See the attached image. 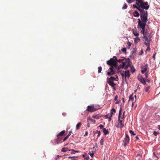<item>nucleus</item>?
Wrapping results in <instances>:
<instances>
[{
	"instance_id": "nucleus-34",
	"label": "nucleus",
	"mask_w": 160,
	"mask_h": 160,
	"mask_svg": "<svg viewBox=\"0 0 160 160\" xmlns=\"http://www.w3.org/2000/svg\"><path fill=\"white\" fill-rule=\"evenodd\" d=\"M159 134V132H157L155 131H154L153 132V134L155 136H157V134Z\"/></svg>"
},
{
	"instance_id": "nucleus-2",
	"label": "nucleus",
	"mask_w": 160,
	"mask_h": 160,
	"mask_svg": "<svg viewBox=\"0 0 160 160\" xmlns=\"http://www.w3.org/2000/svg\"><path fill=\"white\" fill-rule=\"evenodd\" d=\"M140 18L142 20L140 19H138V23L139 21L142 23L146 24V22L148 21V12L146 10L141 9L139 11Z\"/></svg>"
},
{
	"instance_id": "nucleus-41",
	"label": "nucleus",
	"mask_w": 160,
	"mask_h": 160,
	"mask_svg": "<svg viewBox=\"0 0 160 160\" xmlns=\"http://www.w3.org/2000/svg\"><path fill=\"white\" fill-rule=\"evenodd\" d=\"M150 46H148L147 47V48L146 49V51H149L150 50Z\"/></svg>"
},
{
	"instance_id": "nucleus-23",
	"label": "nucleus",
	"mask_w": 160,
	"mask_h": 160,
	"mask_svg": "<svg viewBox=\"0 0 160 160\" xmlns=\"http://www.w3.org/2000/svg\"><path fill=\"white\" fill-rule=\"evenodd\" d=\"M133 7L134 8H136L137 9H138V10L139 11L141 9H140L139 7V6H138V5H133Z\"/></svg>"
},
{
	"instance_id": "nucleus-16",
	"label": "nucleus",
	"mask_w": 160,
	"mask_h": 160,
	"mask_svg": "<svg viewBox=\"0 0 160 160\" xmlns=\"http://www.w3.org/2000/svg\"><path fill=\"white\" fill-rule=\"evenodd\" d=\"M133 15L134 17H138L140 16V14L137 11H135L133 13Z\"/></svg>"
},
{
	"instance_id": "nucleus-57",
	"label": "nucleus",
	"mask_w": 160,
	"mask_h": 160,
	"mask_svg": "<svg viewBox=\"0 0 160 160\" xmlns=\"http://www.w3.org/2000/svg\"><path fill=\"white\" fill-rule=\"evenodd\" d=\"M157 128L158 129L160 130V125H158Z\"/></svg>"
},
{
	"instance_id": "nucleus-26",
	"label": "nucleus",
	"mask_w": 160,
	"mask_h": 160,
	"mask_svg": "<svg viewBox=\"0 0 160 160\" xmlns=\"http://www.w3.org/2000/svg\"><path fill=\"white\" fill-rule=\"evenodd\" d=\"M94 133L95 134L97 133V134H98V137H99L100 136V132L99 131H96L95 132H94Z\"/></svg>"
},
{
	"instance_id": "nucleus-3",
	"label": "nucleus",
	"mask_w": 160,
	"mask_h": 160,
	"mask_svg": "<svg viewBox=\"0 0 160 160\" xmlns=\"http://www.w3.org/2000/svg\"><path fill=\"white\" fill-rule=\"evenodd\" d=\"M148 2H144L142 0H136V4L139 6L140 9L148 10L149 8Z\"/></svg>"
},
{
	"instance_id": "nucleus-63",
	"label": "nucleus",
	"mask_w": 160,
	"mask_h": 160,
	"mask_svg": "<svg viewBox=\"0 0 160 160\" xmlns=\"http://www.w3.org/2000/svg\"><path fill=\"white\" fill-rule=\"evenodd\" d=\"M118 103H119V102H116L115 103V104H118Z\"/></svg>"
},
{
	"instance_id": "nucleus-58",
	"label": "nucleus",
	"mask_w": 160,
	"mask_h": 160,
	"mask_svg": "<svg viewBox=\"0 0 160 160\" xmlns=\"http://www.w3.org/2000/svg\"><path fill=\"white\" fill-rule=\"evenodd\" d=\"M111 117H112V114H113V112H112V111H111Z\"/></svg>"
},
{
	"instance_id": "nucleus-46",
	"label": "nucleus",
	"mask_w": 160,
	"mask_h": 160,
	"mask_svg": "<svg viewBox=\"0 0 160 160\" xmlns=\"http://www.w3.org/2000/svg\"><path fill=\"white\" fill-rule=\"evenodd\" d=\"M118 98V96L117 95H116L115 96V97H114V100L115 101H116L117 98Z\"/></svg>"
},
{
	"instance_id": "nucleus-19",
	"label": "nucleus",
	"mask_w": 160,
	"mask_h": 160,
	"mask_svg": "<svg viewBox=\"0 0 160 160\" xmlns=\"http://www.w3.org/2000/svg\"><path fill=\"white\" fill-rule=\"evenodd\" d=\"M87 120L88 121H90L91 122H94V123H95L96 122V121L94 119L90 117H88Z\"/></svg>"
},
{
	"instance_id": "nucleus-55",
	"label": "nucleus",
	"mask_w": 160,
	"mask_h": 160,
	"mask_svg": "<svg viewBox=\"0 0 160 160\" xmlns=\"http://www.w3.org/2000/svg\"><path fill=\"white\" fill-rule=\"evenodd\" d=\"M136 138L137 139V140H138L139 139V138L138 137V136H136Z\"/></svg>"
},
{
	"instance_id": "nucleus-37",
	"label": "nucleus",
	"mask_w": 160,
	"mask_h": 160,
	"mask_svg": "<svg viewBox=\"0 0 160 160\" xmlns=\"http://www.w3.org/2000/svg\"><path fill=\"white\" fill-rule=\"evenodd\" d=\"M69 137V136L67 135L63 139V141H65Z\"/></svg>"
},
{
	"instance_id": "nucleus-60",
	"label": "nucleus",
	"mask_w": 160,
	"mask_h": 160,
	"mask_svg": "<svg viewBox=\"0 0 160 160\" xmlns=\"http://www.w3.org/2000/svg\"><path fill=\"white\" fill-rule=\"evenodd\" d=\"M115 86H112V87L113 88V89H115Z\"/></svg>"
},
{
	"instance_id": "nucleus-17",
	"label": "nucleus",
	"mask_w": 160,
	"mask_h": 160,
	"mask_svg": "<svg viewBox=\"0 0 160 160\" xmlns=\"http://www.w3.org/2000/svg\"><path fill=\"white\" fill-rule=\"evenodd\" d=\"M101 117L99 115V114H94L92 116V117L96 119H99Z\"/></svg>"
},
{
	"instance_id": "nucleus-31",
	"label": "nucleus",
	"mask_w": 160,
	"mask_h": 160,
	"mask_svg": "<svg viewBox=\"0 0 160 160\" xmlns=\"http://www.w3.org/2000/svg\"><path fill=\"white\" fill-rule=\"evenodd\" d=\"M131 70L132 72H134L135 71V69L133 66L131 67Z\"/></svg>"
},
{
	"instance_id": "nucleus-7",
	"label": "nucleus",
	"mask_w": 160,
	"mask_h": 160,
	"mask_svg": "<svg viewBox=\"0 0 160 160\" xmlns=\"http://www.w3.org/2000/svg\"><path fill=\"white\" fill-rule=\"evenodd\" d=\"M140 27L142 29V30L141 32L143 34V36L144 35V33L145 32V27L146 25V24L142 23H140V21H139L138 23Z\"/></svg>"
},
{
	"instance_id": "nucleus-39",
	"label": "nucleus",
	"mask_w": 160,
	"mask_h": 160,
	"mask_svg": "<svg viewBox=\"0 0 160 160\" xmlns=\"http://www.w3.org/2000/svg\"><path fill=\"white\" fill-rule=\"evenodd\" d=\"M122 51L123 52H126V49L125 48H123L122 49Z\"/></svg>"
},
{
	"instance_id": "nucleus-21",
	"label": "nucleus",
	"mask_w": 160,
	"mask_h": 160,
	"mask_svg": "<svg viewBox=\"0 0 160 160\" xmlns=\"http://www.w3.org/2000/svg\"><path fill=\"white\" fill-rule=\"evenodd\" d=\"M133 34L136 36H138L139 35V34L138 33L136 30H133Z\"/></svg>"
},
{
	"instance_id": "nucleus-40",
	"label": "nucleus",
	"mask_w": 160,
	"mask_h": 160,
	"mask_svg": "<svg viewBox=\"0 0 160 160\" xmlns=\"http://www.w3.org/2000/svg\"><path fill=\"white\" fill-rule=\"evenodd\" d=\"M68 158H70L71 159H72V160H75V157H68Z\"/></svg>"
},
{
	"instance_id": "nucleus-9",
	"label": "nucleus",
	"mask_w": 160,
	"mask_h": 160,
	"mask_svg": "<svg viewBox=\"0 0 160 160\" xmlns=\"http://www.w3.org/2000/svg\"><path fill=\"white\" fill-rule=\"evenodd\" d=\"M121 75L122 77V78L124 77L125 78H129L130 77V73L128 70H126L125 72L123 71V72L121 73Z\"/></svg>"
},
{
	"instance_id": "nucleus-25",
	"label": "nucleus",
	"mask_w": 160,
	"mask_h": 160,
	"mask_svg": "<svg viewBox=\"0 0 160 160\" xmlns=\"http://www.w3.org/2000/svg\"><path fill=\"white\" fill-rule=\"evenodd\" d=\"M81 124L82 123L81 122H80L78 123L76 126V129H78L81 126Z\"/></svg>"
},
{
	"instance_id": "nucleus-43",
	"label": "nucleus",
	"mask_w": 160,
	"mask_h": 160,
	"mask_svg": "<svg viewBox=\"0 0 160 160\" xmlns=\"http://www.w3.org/2000/svg\"><path fill=\"white\" fill-rule=\"evenodd\" d=\"M145 77L146 78H147L148 77V72H147L145 74Z\"/></svg>"
},
{
	"instance_id": "nucleus-48",
	"label": "nucleus",
	"mask_w": 160,
	"mask_h": 160,
	"mask_svg": "<svg viewBox=\"0 0 160 160\" xmlns=\"http://www.w3.org/2000/svg\"><path fill=\"white\" fill-rule=\"evenodd\" d=\"M145 80L146 82V81H147V82H150V80L147 78L145 79Z\"/></svg>"
},
{
	"instance_id": "nucleus-50",
	"label": "nucleus",
	"mask_w": 160,
	"mask_h": 160,
	"mask_svg": "<svg viewBox=\"0 0 160 160\" xmlns=\"http://www.w3.org/2000/svg\"><path fill=\"white\" fill-rule=\"evenodd\" d=\"M60 156L59 155H57L56 158H55V160H56L57 159H58Z\"/></svg>"
},
{
	"instance_id": "nucleus-6",
	"label": "nucleus",
	"mask_w": 160,
	"mask_h": 160,
	"mask_svg": "<svg viewBox=\"0 0 160 160\" xmlns=\"http://www.w3.org/2000/svg\"><path fill=\"white\" fill-rule=\"evenodd\" d=\"M129 140L130 138L128 135L127 134H126L125 138L124 139L123 142V144L124 147H126L129 143Z\"/></svg>"
},
{
	"instance_id": "nucleus-1",
	"label": "nucleus",
	"mask_w": 160,
	"mask_h": 160,
	"mask_svg": "<svg viewBox=\"0 0 160 160\" xmlns=\"http://www.w3.org/2000/svg\"><path fill=\"white\" fill-rule=\"evenodd\" d=\"M130 60L129 58H123V59L117 60L116 57L114 56L112 58L107 62V63L110 65L111 67L109 69L110 72L107 73L108 76L113 75L116 73L115 70H114V67L117 68L118 70L121 68H124L127 69L130 65Z\"/></svg>"
},
{
	"instance_id": "nucleus-47",
	"label": "nucleus",
	"mask_w": 160,
	"mask_h": 160,
	"mask_svg": "<svg viewBox=\"0 0 160 160\" xmlns=\"http://www.w3.org/2000/svg\"><path fill=\"white\" fill-rule=\"evenodd\" d=\"M72 132V131H69L68 134L67 135L69 137L71 135V133Z\"/></svg>"
},
{
	"instance_id": "nucleus-22",
	"label": "nucleus",
	"mask_w": 160,
	"mask_h": 160,
	"mask_svg": "<svg viewBox=\"0 0 160 160\" xmlns=\"http://www.w3.org/2000/svg\"><path fill=\"white\" fill-rule=\"evenodd\" d=\"M71 153L72 154H74L76 152H79V151H76L74 150L73 149H71V150L70 149L69 150V151H71Z\"/></svg>"
},
{
	"instance_id": "nucleus-56",
	"label": "nucleus",
	"mask_w": 160,
	"mask_h": 160,
	"mask_svg": "<svg viewBox=\"0 0 160 160\" xmlns=\"http://www.w3.org/2000/svg\"><path fill=\"white\" fill-rule=\"evenodd\" d=\"M88 134V132L87 131L86 132H85V134L84 135V136H85L86 135H87Z\"/></svg>"
},
{
	"instance_id": "nucleus-35",
	"label": "nucleus",
	"mask_w": 160,
	"mask_h": 160,
	"mask_svg": "<svg viewBox=\"0 0 160 160\" xmlns=\"http://www.w3.org/2000/svg\"><path fill=\"white\" fill-rule=\"evenodd\" d=\"M143 38L145 40H146L147 42H148V41L149 39L147 37L145 36L144 35L143 36Z\"/></svg>"
},
{
	"instance_id": "nucleus-18",
	"label": "nucleus",
	"mask_w": 160,
	"mask_h": 160,
	"mask_svg": "<svg viewBox=\"0 0 160 160\" xmlns=\"http://www.w3.org/2000/svg\"><path fill=\"white\" fill-rule=\"evenodd\" d=\"M103 132L105 135H107L109 133V132L107 129L105 128H103L102 129Z\"/></svg>"
},
{
	"instance_id": "nucleus-14",
	"label": "nucleus",
	"mask_w": 160,
	"mask_h": 160,
	"mask_svg": "<svg viewBox=\"0 0 160 160\" xmlns=\"http://www.w3.org/2000/svg\"><path fill=\"white\" fill-rule=\"evenodd\" d=\"M133 100H134V99H133V94H132L130 96L129 98V102H130L131 101L132 102V107H133V106L134 105V102H133Z\"/></svg>"
},
{
	"instance_id": "nucleus-20",
	"label": "nucleus",
	"mask_w": 160,
	"mask_h": 160,
	"mask_svg": "<svg viewBox=\"0 0 160 160\" xmlns=\"http://www.w3.org/2000/svg\"><path fill=\"white\" fill-rule=\"evenodd\" d=\"M68 150V148H62L61 152H66Z\"/></svg>"
},
{
	"instance_id": "nucleus-54",
	"label": "nucleus",
	"mask_w": 160,
	"mask_h": 160,
	"mask_svg": "<svg viewBox=\"0 0 160 160\" xmlns=\"http://www.w3.org/2000/svg\"><path fill=\"white\" fill-rule=\"evenodd\" d=\"M87 127L88 128H89L90 127V124H89V123H87Z\"/></svg>"
},
{
	"instance_id": "nucleus-44",
	"label": "nucleus",
	"mask_w": 160,
	"mask_h": 160,
	"mask_svg": "<svg viewBox=\"0 0 160 160\" xmlns=\"http://www.w3.org/2000/svg\"><path fill=\"white\" fill-rule=\"evenodd\" d=\"M125 112V111H124L123 113V116L121 118L122 119H123L124 118Z\"/></svg>"
},
{
	"instance_id": "nucleus-32",
	"label": "nucleus",
	"mask_w": 160,
	"mask_h": 160,
	"mask_svg": "<svg viewBox=\"0 0 160 160\" xmlns=\"http://www.w3.org/2000/svg\"><path fill=\"white\" fill-rule=\"evenodd\" d=\"M121 110H122V108H120V110H119V115H118V117L119 118H120V117H121Z\"/></svg>"
},
{
	"instance_id": "nucleus-4",
	"label": "nucleus",
	"mask_w": 160,
	"mask_h": 160,
	"mask_svg": "<svg viewBox=\"0 0 160 160\" xmlns=\"http://www.w3.org/2000/svg\"><path fill=\"white\" fill-rule=\"evenodd\" d=\"M115 76H117V77L114 78L113 77L111 76L110 78H108L107 79V82L111 86H115L116 85V84L113 82L114 80L118 81V80L117 75H116Z\"/></svg>"
},
{
	"instance_id": "nucleus-5",
	"label": "nucleus",
	"mask_w": 160,
	"mask_h": 160,
	"mask_svg": "<svg viewBox=\"0 0 160 160\" xmlns=\"http://www.w3.org/2000/svg\"><path fill=\"white\" fill-rule=\"evenodd\" d=\"M100 108V106L99 105H92L91 106H88L86 110L88 112H93L98 110Z\"/></svg>"
},
{
	"instance_id": "nucleus-62",
	"label": "nucleus",
	"mask_w": 160,
	"mask_h": 160,
	"mask_svg": "<svg viewBox=\"0 0 160 160\" xmlns=\"http://www.w3.org/2000/svg\"><path fill=\"white\" fill-rule=\"evenodd\" d=\"M141 54H142L143 53V51L142 50L141 51Z\"/></svg>"
},
{
	"instance_id": "nucleus-49",
	"label": "nucleus",
	"mask_w": 160,
	"mask_h": 160,
	"mask_svg": "<svg viewBox=\"0 0 160 160\" xmlns=\"http://www.w3.org/2000/svg\"><path fill=\"white\" fill-rule=\"evenodd\" d=\"M149 88V87H146L145 88V91L146 92H147Z\"/></svg>"
},
{
	"instance_id": "nucleus-30",
	"label": "nucleus",
	"mask_w": 160,
	"mask_h": 160,
	"mask_svg": "<svg viewBox=\"0 0 160 160\" xmlns=\"http://www.w3.org/2000/svg\"><path fill=\"white\" fill-rule=\"evenodd\" d=\"M91 149H92V152H95L96 151V149L94 147H93L92 148H91Z\"/></svg>"
},
{
	"instance_id": "nucleus-38",
	"label": "nucleus",
	"mask_w": 160,
	"mask_h": 160,
	"mask_svg": "<svg viewBox=\"0 0 160 160\" xmlns=\"http://www.w3.org/2000/svg\"><path fill=\"white\" fill-rule=\"evenodd\" d=\"M103 138H102L100 141V144L101 145H103Z\"/></svg>"
},
{
	"instance_id": "nucleus-11",
	"label": "nucleus",
	"mask_w": 160,
	"mask_h": 160,
	"mask_svg": "<svg viewBox=\"0 0 160 160\" xmlns=\"http://www.w3.org/2000/svg\"><path fill=\"white\" fill-rule=\"evenodd\" d=\"M148 67V65L147 64H146L143 67H141L142 70L141 71L142 73H144L147 71Z\"/></svg>"
},
{
	"instance_id": "nucleus-28",
	"label": "nucleus",
	"mask_w": 160,
	"mask_h": 160,
	"mask_svg": "<svg viewBox=\"0 0 160 160\" xmlns=\"http://www.w3.org/2000/svg\"><path fill=\"white\" fill-rule=\"evenodd\" d=\"M135 0H127V2L129 3L134 2Z\"/></svg>"
},
{
	"instance_id": "nucleus-53",
	"label": "nucleus",
	"mask_w": 160,
	"mask_h": 160,
	"mask_svg": "<svg viewBox=\"0 0 160 160\" xmlns=\"http://www.w3.org/2000/svg\"><path fill=\"white\" fill-rule=\"evenodd\" d=\"M128 45V46L129 47L131 46L130 43L129 42H128L127 43Z\"/></svg>"
},
{
	"instance_id": "nucleus-52",
	"label": "nucleus",
	"mask_w": 160,
	"mask_h": 160,
	"mask_svg": "<svg viewBox=\"0 0 160 160\" xmlns=\"http://www.w3.org/2000/svg\"><path fill=\"white\" fill-rule=\"evenodd\" d=\"M89 156H88V157H86V158H85V159H86L87 160H88V159H89Z\"/></svg>"
},
{
	"instance_id": "nucleus-10",
	"label": "nucleus",
	"mask_w": 160,
	"mask_h": 160,
	"mask_svg": "<svg viewBox=\"0 0 160 160\" xmlns=\"http://www.w3.org/2000/svg\"><path fill=\"white\" fill-rule=\"evenodd\" d=\"M118 123L116 126L117 128H122L124 127V124L122 123V120L120 119V118L118 117Z\"/></svg>"
},
{
	"instance_id": "nucleus-12",
	"label": "nucleus",
	"mask_w": 160,
	"mask_h": 160,
	"mask_svg": "<svg viewBox=\"0 0 160 160\" xmlns=\"http://www.w3.org/2000/svg\"><path fill=\"white\" fill-rule=\"evenodd\" d=\"M62 139V137H57V138L56 139L55 141V143L57 144L60 143V141Z\"/></svg>"
},
{
	"instance_id": "nucleus-24",
	"label": "nucleus",
	"mask_w": 160,
	"mask_h": 160,
	"mask_svg": "<svg viewBox=\"0 0 160 160\" xmlns=\"http://www.w3.org/2000/svg\"><path fill=\"white\" fill-rule=\"evenodd\" d=\"M140 40V39L138 37L136 38H134V42L135 43H137L139 42Z\"/></svg>"
},
{
	"instance_id": "nucleus-51",
	"label": "nucleus",
	"mask_w": 160,
	"mask_h": 160,
	"mask_svg": "<svg viewBox=\"0 0 160 160\" xmlns=\"http://www.w3.org/2000/svg\"><path fill=\"white\" fill-rule=\"evenodd\" d=\"M155 54H154L153 56H152V58H153L154 59V60H155Z\"/></svg>"
},
{
	"instance_id": "nucleus-64",
	"label": "nucleus",
	"mask_w": 160,
	"mask_h": 160,
	"mask_svg": "<svg viewBox=\"0 0 160 160\" xmlns=\"http://www.w3.org/2000/svg\"><path fill=\"white\" fill-rule=\"evenodd\" d=\"M134 97H135V98H136L137 97H136V95H134Z\"/></svg>"
},
{
	"instance_id": "nucleus-59",
	"label": "nucleus",
	"mask_w": 160,
	"mask_h": 160,
	"mask_svg": "<svg viewBox=\"0 0 160 160\" xmlns=\"http://www.w3.org/2000/svg\"><path fill=\"white\" fill-rule=\"evenodd\" d=\"M122 100L123 102L124 103V99L123 98H122Z\"/></svg>"
},
{
	"instance_id": "nucleus-8",
	"label": "nucleus",
	"mask_w": 160,
	"mask_h": 160,
	"mask_svg": "<svg viewBox=\"0 0 160 160\" xmlns=\"http://www.w3.org/2000/svg\"><path fill=\"white\" fill-rule=\"evenodd\" d=\"M137 78L141 83L144 85L146 84L145 79L143 78L141 75H139L137 77Z\"/></svg>"
},
{
	"instance_id": "nucleus-42",
	"label": "nucleus",
	"mask_w": 160,
	"mask_h": 160,
	"mask_svg": "<svg viewBox=\"0 0 160 160\" xmlns=\"http://www.w3.org/2000/svg\"><path fill=\"white\" fill-rule=\"evenodd\" d=\"M99 127H100V129H102L103 128V126L102 124H100L99 126Z\"/></svg>"
},
{
	"instance_id": "nucleus-33",
	"label": "nucleus",
	"mask_w": 160,
	"mask_h": 160,
	"mask_svg": "<svg viewBox=\"0 0 160 160\" xmlns=\"http://www.w3.org/2000/svg\"><path fill=\"white\" fill-rule=\"evenodd\" d=\"M127 8V6L126 5V3H125L123 7H122V9H125Z\"/></svg>"
},
{
	"instance_id": "nucleus-61",
	"label": "nucleus",
	"mask_w": 160,
	"mask_h": 160,
	"mask_svg": "<svg viewBox=\"0 0 160 160\" xmlns=\"http://www.w3.org/2000/svg\"><path fill=\"white\" fill-rule=\"evenodd\" d=\"M111 117L110 116V118H109V121H111Z\"/></svg>"
},
{
	"instance_id": "nucleus-13",
	"label": "nucleus",
	"mask_w": 160,
	"mask_h": 160,
	"mask_svg": "<svg viewBox=\"0 0 160 160\" xmlns=\"http://www.w3.org/2000/svg\"><path fill=\"white\" fill-rule=\"evenodd\" d=\"M151 41V38L150 37H149V38L148 41V42H146V41L145 42H144V43L145 45H146L147 47L150 46V42Z\"/></svg>"
},
{
	"instance_id": "nucleus-36",
	"label": "nucleus",
	"mask_w": 160,
	"mask_h": 160,
	"mask_svg": "<svg viewBox=\"0 0 160 160\" xmlns=\"http://www.w3.org/2000/svg\"><path fill=\"white\" fill-rule=\"evenodd\" d=\"M130 133L132 134L133 135H135V134L134 133V132L132 131V130H129V131Z\"/></svg>"
},
{
	"instance_id": "nucleus-45",
	"label": "nucleus",
	"mask_w": 160,
	"mask_h": 160,
	"mask_svg": "<svg viewBox=\"0 0 160 160\" xmlns=\"http://www.w3.org/2000/svg\"><path fill=\"white\" fill-rule=\"evenodd\" d=\"M111 111H112V112H114V113H115L116 112L115 109L114 108H112L111 109Z\"/></svg>"
},
{
	"instance_id": "nucleus-29",
	"label": "nucleus",
	"mask_w": 160,
	"mask_h": 160,
	"mask_svg": "<svg viewBox=\"0 0 160 160\" xmlns=\"http://www.w3.org/2000/svg\"><path fill=\"white\" fill-rule=\"evenodd\" d=\"M94 153V152H92V153H91L90 151H89V152L88 153V154L92 158L93 157Z\"/></svg>"
},
{
	"instance_id": "nucleus-15",
	"label": "nucleus",
	"mask_w": 160,
	"mask_h": 160,
	"mask_svg": "<svg viewBox=\"0 0 160 160\" xmlns=\"http://www.w3.org/2000/svg\"><path fill=\"white\" fill-rule=\"evenodd\" d=\"M65 133V130H63L60 132L57 135V137H62V136Z\"/></svg>"
},
{
	"instance_id": "nucleus-27",
	"label": "nucleus",
	"mask_w": 160,
	"mask_h": 160,
	"mask_svg": "<svg viewBox=\"0 0 160 160\" xmlns=\"http://www.w3.org/2000/svg\"><path fill=\"white\" fill-rule=\"evenodd\" d=\"M98 73H100L102 70V68L101 67H98Z\"/></svg>"
}]
</instances>
